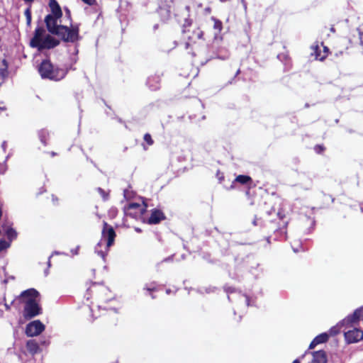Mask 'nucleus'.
I'll list each match as a JSON object with an SVG mask.
<instances>
[{
	"label": "nucleus",
	"mask_w": 363,
	"mask_h": 363,
	"mask_svg": "<svg viewBox=\"0 0 363 363\" xmlns=\"http://www.w3.org/2000/svg\"><path fill=\"white\" fill-rule=\"evenodd\" d=\"M24 14L26 16V23L28 25H30V23H31V11H30V6H29L28 8H27L26 10H25V12H24Z\"/></svg>",
	"instance_id": "obj_23"
},
{
	"label": "nucleus",
	"mask_w": 363,
	"mask_h": 363,
	"mask_svg": "<svg viewBox=\"0 0 363 363\" xmlns=\"http://www.w3.org/2000/svg\"><path fill=\"white\" fill-rule=\"evenodd\" d=\"M144 289H146V290H147V291H153V290H154V289H152V288H150V287H147V286H145V287L144 288Z\"/></svg>",
	"instance_id": "obj_46"
},
{
	"label": "nucleus",
	"mask_w": 363,
	"mask_h": 363,
	"mask_svg": "<svg viewBox=\"0 0 363 363\" xmlns=\"http://www.w3.org/2000/svg\"><path fill=\"white\" fill-rule=\"evenodd\" d=\"M84 3L89 5V6H91V5H94L96 2V0H82Z\"/></svg>",
	"instance_id": "obj_34"
},
{
	"label": "nucleus",
	"mask_w": 363,
	"mask_h": 363,
	"mask_svg": "<svg viewBox=\"0 0 363 363\" xmlns=\"http://www.w3.org/2000/svg\"><path fill=\"white\" fill-rule=\"evenodd\" d=\"M101 242H99L97 244V245L95 247V252L97 253L99 256H101L103 258V259H105L106 252H105L101 250H99V247H101Z\"/></svg>",
	"instance_id": "obj_24"
},
{
	"label": "nucleus",
	"mask_w": 363,
	"mask_h": 363,
	"mask_svg": "<svg viewBox=\"0 0 363 363\" xmlns=\"http://www.w3.org/2000/svg\"><path fill=\"white\" fill-rule=\"evenodd\" d=\"M8 69L6 68H1L0 69V77L4 79L8 76Z\"/></svg>",
	"instance_id": "obj_29"
},
{
	"label": "nucleus",
	"mask_w": 363,
	"mask_h": 363,
	"mask_svg": "<svg viewBox=\"0 0 363 363\" xmlns=\"http://www.w3.org/2000/svg\"><path fill=\"white\" fill-rule=\"evenodd\" d=\"M329 338V335L327 333H323L318 335H317L311 342L309 345V350L313 349L316 345L325 343L328 341Z\"/></svg>",
	"instance_id": "obj_13"
},
{
	"label": "nucleus",
	"mask_w": 363,
	"mask_h": 363,
	"mask_svg": "<svg viewBox=\"0 0 363 363\" xmlns=\"http://www.w3.org/2000/svg\"><path fill=\"white\" fill-rule=\"evenodd\" d=\"M13 301H12L10 304H8L6 303L4 304L6 311H9L11 309V306L13 303Z\"/></svg>",
	"instance_id": "obj_41"
},
{
	"label": "nucleus",
	"mask_w": 363,
	"mask_h": 363,
	"mask_svg": "<svg viewBox=\"0 0 363 363\" xmlns=\"http://www.w3.org/2000/svg\"><path fill=\"white\" fill-rule=\"evenodd\" d=\"M135 231H136V232H138V233H140V232L142 231V230H141V229H140V228H135Z\"/></svg>",
	"instance_id": "obj_49"
},
{
	"label": "nucleus",
	"mask_w": 363,
	"mask_h": 363,
	"mask_svg": "<svg viewBox=\"0 0 363 363\" xmlns=\"http://www.w3.org/2000/svg\"><path fill=\"white\" fill-rule=\"evenodd\" d=\"M144 140L149 145H152L153 144V140L152 139V137L150 134L145 133L144 135Z\"/></svg>",
	"instance_id": "obj_27"
},
{
	"label": "nucleus",
	"mask_w": 363,
	"mask_h": 363,
	"mask_svg": "<svg viewBox=\"0 0 363 363\" xmlns=\"http://www.w3.org/2000/svg\"><path fill=\"white\" fill-rule=\"evenodd\" d=\"M48 270H45V275H47V274H48Z\"/></svg>",
	"instance_id": "obj_57"
},
{
	"label": "nucleus",
	"mask_w": 363,
	"mask_h": 363,
	"mask_svg": "<svg viewBox=\"0 0 363 363\" xmlns=\"http://www.w3.org/2000/svg\"><path fill=\"white\" fill-rule=\"evenodd\" d=\"M203 32L200 28L194 30L191 35L188 37L189 42L186 43V48H188L191 43H196L197 40L202 38Z\"/></svg>",
	"instance_id": "obj_15"
},
{
	"label": "nucleus",
	"mask_w": 363,
	"mask_h": 363,
	"mask_svg": "<svg viewBox=\"0 0 363 363\" xmlns=\"http://www.w3.org/2000/svg\"><path fill=\"white\" fill-rule=\"evenodd\" d=\"M228 57H229V55H228V52H225V55L218 54L216 57L218 59L225 60L228 59Z\"/></svg>",
	"instance_id": "obj_32"
},
{
	"label": "nucleus",
	"mask_w": 363,
	"mask_h": 363,
	"mask_svg": "<svg viewBox=\"0 0 363 363\" xmlns=\"http://www.w3.org/2000/svg\"><path fill=\"white\" fill-rule=\"evenodd\" d=\"M313 359L311 363H326L327 362V356L326 353L323 350H319L316 352H313Z\"/></svg>",
	"instance_id": "obj_14"
},
{
	"label": "nucleus",
	"mask_w": 363,
	"mask_h": 363,
	"mask_svg": "<svg viewBox=\"0 0 363 363\" xmlns=\"http://www.w3.org/2000/svg\"><path fill=\"white\" fill-rule=\"evenodd\" d=\"M277 216H279V218L280 219H282V218H284V215H282V213H281V212H279V211L277 213Z\"/></svg>",
	"instance_id": "obj_45"
},
{
	"label": "nucleus",
	"mask_w": 363,
	"mask_h": 363,
	"mask_svg": "<svg viewBox=\"0 0 363 363\" xmlns=\"http://www.w3.org/2000/svg\"><path fill=\"white\" fill-rule=\"evenodd\" d=\"M224 291L228 294V298L230 301V294L235 292V289L232 286H225Z\"/></svg>",
	"instance_id": "obj_25"
},
{
	"label": "nucleus",
	"mask_w": 363,
	"mask_h": 363,
	"mask_svg": "<svg viewBox=\"0 0 363 363\" xmlns=\"http://www.w3.org/2000/svg\"><path fill=\"white\" fill-rule=\"evenodd\" d=\"M361 209H362V211H363V207H362V208H361Z\"/></svg>",
	"instance_id": "obj_63"
},
{
	"label": "nucleus",
	"mask_w": 363,
	"mask_h": 363,
	"mask_svg": "<svg viewBox=\"0 0 363 363\" xmlns=\"http://www.w3.org/2000/svg\"><path fill=\"white\" fill-rule=\"evenodd\" d=\"M10 155H8L6 158H5V160L4 162H6V163L7 162V160H9V158L10 157Z\"/></svg>",
	"instance_id": "obj_48"
},
{
	"label": "nucleus",
	"mask_w": 363,
	"mask_h": 363,
	"mask_svg": "<svg viewBox=\"0 0 363 363\" xmlns=\"http://www.w3.org/2000/svg\"><path fill=\"white\" fill-rule=\"evenodd\" d=\"M60 18L52 14H48L45 17L44 21L48 32L60 37L64 42L75 43L79 39L78 26L69 28L67 26L59 25L58 20Z\"/></svg>",
	"instance_id": "obj_1"
},
{
	"label": "nucleus",
	"mask_w": 363,
	"mask_h": 363,
	"mask_svg": "<svg viewBox=\"0 0 363 363\" xmlns=\"http://www.w3.org/2000/svg\"><path fill=\"white\" fill-rule=\"evenodd\" d=\"M60 44V41L51 36L50 35H46L40 42L36 43L33 48H37L39 51L43 50L52 49L57 47Z\"/></svg>",
	"instance_id": "obj_5"
},
{
	"label": "nucleus",
	"mask_w": 363,
	"mask_h": 363,
	"mask_svg": "<svg viewBox=\"0 0 363 363\" xmlns=\"http://www.w3.org/2000/svg\"><path fill=\"white\" fill-rule=\"evenodd\" d=\"M123 210L126 216L136 218L139 213L143 214L145 208L138 203H130L127 206H125Z\"/></svg>",
	"instance_id": "obj_8"
},
{
	"label": "nucleus",
	"mask_w": 363,
	"mask_h": 363,
	"mask_svg": "<svg viewBox=\"0 0 363 363\" xmlns=\"http://www.w3.org/2000/svg\"><path fill=\"white\" fill-rule=\"evenodd\" d=\"M314 150L315 152L320 154L325 150V147L323 145H317L315 146Z\"/></svg>",
	"instance_id": "obj_30"
},
{
	"label": "nucleus",
	"mask_w": 363,
	"mask_h": 363,
	"mask_svg": "<svg viewBox=\"0 0 363 363\" xmlns=\"http://www.w3.org/2000/svg\"><path fill=\"white\" fill-rule=\"evenodd\" d=\"M6 147H7V143L6 141H4L1 144V148L3 150L4 152H6Z\"/></svg>",
	"instance_id": "obj_40"
},
{
	"label": "nucleus",
	"mask_w": 363,
	"mask_h": 363,
	"mask_svg": "<svg viewBox=\"0 0 363 363\" xmlns=\"http://www.w3.org/2000/svg\"><path fill=\"white\" fill-rule=\"evenodd\" d=\"M55 155H56V154H55V152H51V155H52V156H55Z\"/></svg>",
	"instance_id": "obj_53"
},
{
	"label": "nucleus",
	"mask_w": 363,
	"mask_h": 363,
	"mask_svg": "<svg viewBox=\"0 0 363 363\" xmlns=\"http://www.w3.org/2000/svg\"><path fill=\"white\" fill-rule=\"evenodd\" d=\"M164 219L165 216L164 213L159 209L154 208L152 210L151 215L148 219V223L150 224H157Z\"/></svg>",
	"instance_id": "obj_10"
},
{
	"label": "nucleus",
	"mask_w": 363,
	"mask_h": 363,
	"mask_svg": "<svg viewBox=\"0 0 363 363\" xmlns=\"http://www.w3.org/2000/svg\"><path fill=\"white\" fill-rule=\"evenodd\" d=\"M7 171V164L6 162L0 163V174H4Z\"/></svg>",
	"instance_id": "obj_28"
},
{
	"label": "nucleus",
	"mask_w": 363,
	"mask_h": 363,
	"mask_svg": "<svg viewBox=\"0 0 363 363\" xmlns=\"http://www.w3.org/2000/svg\"><path fill=\"white\" fill-rule=\"evenodd\" d=\"M38 70L43 79H49L54 81L63 79L67 73V70L64 69L55 68L48 60H43L39 65Z\"/></svg>",
	"instance_id": "obj_3"
},
{
	"label": "nucleus",
	"mask_w": 363,
	"mask_h": 363,
	"mask_svg": "<svg viewBox=\"0 0 363 363\" xmlns=\"http://www.w3.org/2000/svg\"><path fill=\"white\" fill-rule=\"evenodd\" d=\"M292 363H300V360L298 359H296Z\"/></svg>",
	"instance_id": "obj_50"
},
{
	"label": "nucleus",
	"mask_w": 363,
	"mask_h": 363,
	"mask_svg": "<svg viewBox=\"0 0 363 363\" xmlns=\"http://www.w3.org/2000/svg\"><path fill=\"white\" fill-rule=\"evenodd\" d=\"M191 20H190L189 18H186L184 23V27L189 26H191Z\"/></svg>",
	"instance_id": "obj_36"
},
{
	"label": "nucleus",
	"mask_w": 363,
	"mask_h": 363,
	"mask_svg": "<svg viewBox=\"0 0 363 363\" xmlns=\"http://www.w3.org/2000/svg\"><path fill=\"white\" fill-rule=\"evenodd\" d=\"M11 246L10 242L5 240L4 239L0 240V252L9 248Z\"/></svg>",
	"instance_id": "obj_22"
},
{
	"label": "nucleus",
	"mask_w": 363,
	"mask_h": 363,
	"mask_svg": "<svg viewBox=\"0 0 363 363\" xmlns=\"http://www.w3.org/2000/svg\"><path fill=\"white\" fill-rule=\"evenodd\" d=\"M45 30L43 27H37L34 31L33 37L30 40V45L33 48L36 43L45 36Z\"/></svg>",
	"instance_id": "obj_11"
},
{
	"label": "nucleus",
	"mask_w": 363,
	"mask_h": 363,
	"mask_svg": "<svg viewBox=\"0 0 363 363\" xmlns=\"http://www.w3.org/2000/svg\"><path fill=\"white\" fill-rule=\"evenodd\" d=\"M52 200L56 201V199L54 198V196H52Z\"/></svg>",
	"instance_id": "obj_60"
},
{
	"label": "nucleus",
	"mask_w": 363,
	"mask_h": 363,
	"mask_svg": "<svg viewBox=\"0 0 363 363\" xmlns=\"http://www.w3.org/2000/svg\"><path fill=\"white\" fill-rule=\"evenodd\" d=\"M78 52H79V50H78L77 48L74 47L73 56H71V57H70V61L72 62V65L69 67V69H74V70L75 69V68H74L72 67V65L75 64L78 60V57L77 56L78 54ZM65 70L68 71V68H67Z\"/></svg>",
	"instance_id": "obj_21"
},
{
	"label": "nucleus",
	"mask_w": 363,
	"mask_h": 363,
	"mask_svg": "<svg viewBox=\"0 0 363 363\" xmlns=\"http://www.w3.org/2000/svg\"><path fill=\"white\" fill-rule=\"evenodd\" d=\"M26 349L33 355L40 352L39 344L35 340H29L27 341Z\"/></svg>",
	"instance_id": "obj_17"
},
{
	"label": "nucleus",
	"mask_w": 363,
	"mask_h": 363,
	"mask_svg": "<svg viewBox=\"0 0 363 363\" xmlns=\"http://www.w3.org/2000/svg\"><path fill=\"white\" fill-rule=\"evenodd\" d=\"M344 336L347 343L357 342L363 339V332L353 327V324L346 325L343 330Z\"/></svg>",
	"instance_id": "obj_4"
},
{
	"label": "nucleus",
	"mask_w": 363,
	"mask_h": 363,
	"mask_svg": "<svg viewBox=\"0 0 363 363\" xmlns=\"http://www.w3.org/2000/svg\"><path fill=\"white\" fill-rule=\"evenodd\" d=\"M129 193L130 191L128 189H125L123 191V195L125 199H128L129 197Z\"/></svg>",
	"instance_id": "obj_43"
},
{
	"label": "nucleus",
	"mask_w": 363,
	"mask_h": 363,
	"mask_svg": "<svg viewBox=\"0 0 363 363\" xmlns=\"http://www.w3.org/2000/svg\"><path fill=\"white\" fill-rule=\"evenodd\" d=\"M293 250H294V252H298V250H296V249H295V248H293Z\"/></svg>",
	"instance_id": "obj_55"
},
{
	"label": "nucleus",
	"mask_w": 363,
	"mask_h": 363,
	"mask_svg": "<svg viewBox=\"0 0 363 363\" xmlns=\"http://www.w3.org/2000/svg\"><path fill=\"white\" fill-rule=\"evenodd\" d=\"M39 292L30 288L21 293L18 298L24 303L23 316L26 320L32 319L42 313V308L39 304Z\"/></svg>",
	"instance_id": "obj_2"
},
{
	"label": "nucleus",
	"mask_w": 363,
	"mask_h": 363,
	"mask_svg": "<svg viewBox=\"0 0 363 363\" xmlns=\"http://www.w3.org/2000/svg\"><path fill=\"white\" fill-rule=\"evenodd\" d=\"M65 13H66V15L67 16V17L71 20V13H70L69 9L67 8H65Z\"/></svg>",
	"instance_id": "obj_42"
},
{
	"label": "nucleus",
	"mask_w": 363,
	"mask_h": 363,
	"mask_svg": "<svg viewBox=\"0 0 363 363\" xmlns=\"http://www.w3.org/2000/svg\"><path fill=\"white\" fill-rule=\"evenodd\" d=\"M98 192L100 194V195L103 197V199L104 201H106L108 198V194L106 193L103 189L99 187L97 189Z\"/></svg>",
	"instance_id": "obj_26"
},
{
	"label": "nucleus",
	"mask_w": 363,
	"mask_h": 363,
	"mask_svg": "<svg viewBox=\"0 0 363 363\" xmlns=\"http://www.w3.org/2000/svg\"><path fill=\"white\" fill-rule=\"evenodd\" d=\"M2 229L9 240L8 242H10L11 243L13 240L16 239L18 233L12 227V223L10 222L4 223L2 225Z\"/></svg>",
	"instance_id": "obj_9"
},
{
	"label": "nucleus",
	"mask_w": 363,
	"mask_h": 363,
	"mask_svg": "<svg viewBox=\"0 0 363 363\" xmlns=\"http://www.w3.org/2000/svg\"><path fill=\"white\" fill-rule=\"evenodd\" d=\"M79 246H77L75 249H73L71 250V252L73 254V255H78L79 253Z\"/></svg>",
	"instance_id": "obj_38"
},
{
	"label": "nucleus",
	"mask_w": 363,
	"mask_h": 363,
	"mask_svg": "<svg viewBox=\"0 0 363 363\" xmlns=\"http://www.w3.org/2000/svg\"><path fill=\"white\" fill-rule=\"evenodd\" d=\"M147 85L152 91L157 90L160 88V75L155 74L147 79Z\"/></svg>",
	"instance_id": "obj_12"
},
{
	"label": "nucleus",
	"mask_w": 363,
	"mask_h": 363,
	"mask_svg": "<svg viewBox=\"0 0 363 363\" xmlns=\"http://www.w3.org/2000/svg\"><path fill=\"white\" fill-rule=\"evenodd\" d=\"M252 223H253L254 225H257V219L255 218L253 222H252Z\"/></svg>",
	"instance_id": "obj_47"
},
{
	"label": "nucleus",
	"mask_w": 363,
	"mask_h": 363,
	"mask_svg": "<svg viewBox=\"0 0 363 363\" xmlns=\"http://www.w3.org/2000/svg\"><path fill=\"white\" fill-rule=\"evenodd\" d=\"M49 343H50V341L47 339H44L40 341V345L43 346H47L49 345Z\"/></svg>",
	"instance_id": "obj_35"
},
{
	"label": "nucleus",
	"mask_w": 363,
	"mask_h": 363,
	"mask_svg": "<svg viewBox=\"0 0 363 363\" xmlns=\"http://www.w3.org/2000/svg\"><path fill=\"white\" fill-rule=\"evenodd\" d=\"M26 4H28L29 6H30L31 3H33L35 0H23Z\"/></svg>",
	"instance_id": "obj_44"
},
{
	"label": "nucleus",
	"mask_w": 363,
	"mask_h": 363,
	"mask_svg": "<svg viewBox=\"0 0 363 363\" xmlns=\"http://www.w3.org/2000/svg\"><path fill=\"white\" fill-rule=\"evenodd\" d=\"M49 133L47 130L42 129L38 132V137L40 138V142L44 145H46V139L48 136Z\"/></svg>",
	"instance_id": "obj_20"
},
{
	"label": "nucleus",
	"mask_w": 363,
	"mask_h": 363,
	"mask_svg": "<svg viewBox=\"0 0 363 363\" xmlns=\"http://www.w3.org/2000/svg\"><path fill=\"white\" fill-rule=\"evenodd\" d=\"M186 9L189 11V9H190V7H189V6H186Z\"/></svg>",
	"instance_id": "obj_52"
},
{
	"label": "nucleus",
	"mask_w": 363,
	"mask_h": 363,
	"mask_svg": "<svg viewBox=\"0 0 363 363\" xmlns=\"http://www.w3.org/2000/svg\"><path fill=\"white\" fill-rule=\"evenodd\" d=\"M350 324H353V323H342V320L340 321L338 324L332 327L329 330V334L331 336L336 335L337 334L340 333L341 332V328L342 327H346V325H348Z\"/></svg>",
	"instance_id": "obj_18"
},
{
	"label": "nucleus",
	"mask_w": 363,
	"mask_h": 363,
	"mask_svg": "<svg viewBox=\"0 0 363 363\" xmlns=\"http://www.w3.org/2000/svg\"><path fill=\"white\" fill-rule=\"evenodd\" d=\"M54 253L56 254V255L60 254V252H55Z\"/></svg>",
	"instance_id": "obj_59"
},
{
	"label": "nucleus",
	"mask_w": 363,
	"mask_h": 363,
	"mask_svg": "<svg viewBox=\"0 0 363 363\" xmlns=\"http://www.w3.org/2000/svg\"><path fill=\"white\" fill-rule=\"evenodd\" d=\"M228 0H220V2H225L227 1Z\"/></svg>",
	"instance_id": "obj_56"
},
{
	"label": "nucleus",
	"mask_w": 363,
	"mask_h": 363,
	"mask_svg": "<svg viewBox=\"0 0 363 363\" xmlns=\"http://www.w3.org/2000/svg\"><path fill=\"white\" fill-rule=\"evenodd\" d=\"M173 257H174V255H171L167 258H164L162 262H171L173 260Z\"/></svg>",
	"instance_id": "obj_39"
},
{
	"label": "nucleus",
	"mask_w": 363,
	"mask_h": 363,
	"mask_svg": "<svg viewBox=\"0 0 363 363\" xmlns=\"http://www.w3.org/2000/svg\"><path fill=\"white\" fill-rule=\"evenodd\" d=\"M45 325L39 320L29 323L26 327V334L28 337L39 335L44 330Z\"/></svg>",
	"instance_id": "obj_7"
},
{
	"label": "nucleus",
	"mask_w": 363,
	"mask_h": 363,
	"mask_svg": "<svg viewBox=\"0 0 363 363\" xmlns=\"http://www.w3.org/2000/svg\"><path fill=\"white\" fill-rule=\"evenodd\" d=\"M240 69H238V70L236 72L235 77H236L238 74H240Z\"/></svg>",
	"instance_id": "obj_51"
},
{
	"label": "nucleus",
	"mask_w": 363,
	"mask_h": 363,
	"mask_svg": "<svg viewBox=\"0 0 363 363\" xmlns=\"http://www.w3.org/2000/svg\"><path fill=\"white\" fill-rule=\"evenodd\" d=\"M238 295H239V296H240L241 298H242V297H244V298H245V303H246L247 306H250V298H249V297H248L247 296H246V295H242V294H239Z\"/></svg>",
	"instance_id": "obj_33"
},
{
	"label": "nucleus",
	"mask_w": 363,
	"mask_h": 363,
	"mask_svg": "<svg viewBox=\"0 0 363 363\" xmlns=\"http://www.w3.org/2000/svg\"><path fill=\"white\" fill-rule=\"evenodd\" d=\"M214 28L219 30L222 28V23L219 20H215Z\"/></svg>",
	"instance_id": "obj_31"
},
{
	"label": "nucleus",
	"mask_w": 363,
	"mask_h": 363,
	"mask_svg": "<svg viewBox=\"0 0 363 363\" xmlns=\"http://www.w3.org/2000/svg\"><path fill=\"white\" fill-rule=\"evenodd\" d=\"M49 6L51 9L50 14L55 15L57 17H62V9L56 0H50Z\"/></svg>",
	"instance_id": "obj_16"
},
{
	"label": "nucleus",
	"mask_w": 363,
	"mask_h": 363,
	"mask_svg": "<svg viewBox=\"0 0 363 363\" xmlns=\"http://www.w3.org/2000/svg\"><path fill=\"white\" fill-rule=\"evenodd\" d=\"M52 200L56 201V199L54 198V196H52Z\"/></svg>",
	"instance_id": "obj_61"
},
{
	"label": "nucleus",
	"mask_w": 363,
	"mask_h": 363,
	"mask_svg": "<svg viewBox=\"0 0 363 363\" xmlns=\"http://www.w3.org/2000/svg\"><path fill=\"white\" fill-rule=\"evenodd\" d=\"M101 235L102 239L106 240V248L108 250L114 243L116 236V232L111 225H108L106 222H104Z\"/></svg>",
	"instance_id": "obj_6"
},
{
	"label": "nucleus",
	"mask_w": 363,
	"mask_h": 363,
	"mask_svg": "<svg viewBox=\"0 0 363 363\" xmlns=\"http://www.w3.org/2000/svg\"><path fill=\"white\" fill-rule=\"evenodd\" d=\"M50 262L48 261V267H50Z\"/></svg>",
	"instance_id": "obj_62"
},
{
	"label": "nucleus",
	"mask_w": 363,
	"mask_h": 363,
	"mask_svg": "<svg viewBox=\"0 0 363 363\" xmlns=\"http://www.w3.org/2000/svg\"><path fill=\"white\" fill-rule=\"evenodd\" d=\"M235 181L242 184H246L252 182V179L247 175H239L235 178Z\"/></svg>",
	"instance_id": "obj_19"
},
{
	"label": "nucleus",
	"mask_w": 363,
	"mask_h": 363,
	"mask_svg": "<svg viewBox=\"0 0 363 363\" xmlns=\"http://www.w3.org/2000/svg\"><path fill=\"white\" fill-rule=\"evenodd\" d=\"M305 106H306V107H308V106H309V105H308V104H305Z\"/></svg>",
	"instance_id": "obj_58"
},
{
	"label": "nucleus",
	"mask_w": 363,
	"mask_h": 363,
	"mask_svg": "<svg viewBox=\"0 0 363 363\" xmlns=\"http://www.w3.org/2000/svg\"><path fill=\"white\" fill-rule=\"evenodd\" d=\"M1 62L4 66L3 68H6V69H8L9 63H8L7 60L6 59H4Z\"/></svg>",
	"instance_id": "obj_37"
},
{
	"label": "nucleus",
	"mask_w": 363,
	"mask_h": 363,
	"mask_svg": "<svg viewBox=\"0 0 363 363\" xmlns=\"http://www.w3.org/2000/svg\"><path fill=\"white\" fill-rule=\"evenodd\" d=\"M166 292H167V294H169L170 293V289H167V290L166 291Z\"/></svg>",
	"instance_id": "obj_54"
}]
</instances>
